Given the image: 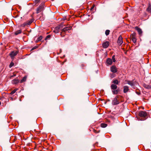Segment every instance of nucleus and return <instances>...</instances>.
<instances>
[{"label": "nucleus", "instance_id": "ddd939ff", "mask_svg": "<svg viewBox=\"0 0 151 151\" xmlns=\"http://www.w3.org/2000/svg\"><path fill=\"white\" fill-rule=\"evenodd\" d=\"M129 90V87L127 86H124V87L123 92L124 93H126Z\"/></svg>", "mask_w": 151, "mask_h": 151}, {"label": "nucleus", "instance_id": "5701e85b", "mask_svg": "<svg viewBox=\"0 0 151 151\" xmlns=\"http://www.w3.org/2000/svg\"><path fill=\"white\" fill-rule=\"evenodd\" d=\"M26 76H24L23 78L20 81V83H22V82L26 81Z\"/></svg>", "mask_w": 151, "mask_h": 151}, {"label": "nucleus", "instance_id": "7c9ffc66", "mask_svg": "<svg viewBox=\"0 0 151 151\" xmlns=\"http://www.w3.org/2000/svg\"><path fill=\"white\" fill-rule=\"evenodd\" d=\"M135 33L133 32L131 35V37H135Z\"/></svg>", "mask_w": 151, "mask_h": 151}, {"label": "nucleus", "instance_id": "6ab92c4d", "mask_svg": "<svg viewBox=\"0 0 151 151\" xmlns=\"http://www.w3.org/2000/svg\"><path fill=\"white\" fill-rule=\"evenodd\" d=\"M112 83L114 84H118L120 83V81L117 80H115L113 81Z\"/></svg>", "mask_w": 151, "mask_h": 151}, {"label": "nucleus", "instance_id": "4c0bfd02", "mask_svg": "<svg viewBox=\"0 0 151 151\" xmlns=\"http://www.w3.org/2000/svg\"><path fill=\"white\" fill-rule=\"evenodd\" d=\"M95 6L94 5H93L92 6V7L91 8V10L93 9V8H94V7Z\"/></svg>", "mask_w": 151, "mask_h": 151}, {"label": "nucleus", "instance_id": "72a5a7b5", "mask_svg": "<svg viewBox=\"0 0 151 151\" xmlns=\"http://www.w3.org/2000/svg\"><path fill=\"white\" fill-rule=\"evenodd\" d=\"M37 46H35V47H33V48H32V50H33L35 49H36L37 48Z\"/></svg>", "mask_w": 151, "mask_h": 151}, {"label": "nucleus", "instance_id": "f3484780", "mask_svg": "<svg viewBox=\"0 0 151 151\" xmlns=\"http://www.w3.org/2000/svg\"><path fill=\"white\" fill-rule=\"evenodd\" d=\"M119 91V89H118L116 90H114L112 91L113 93L114 94H117L118 93Z\"/></svg>", "mask_w": 151, "mask_h": 151}, {"label": "nucleus", "instance_id": "6e6552de", "mask_svg": "<svg viewBox=\"0 0 151 151\" xmlns=\"http://www.w3.org/2000/svg\"><path fill=\"white\" fill-rule=\"evenodd\" d=\"M111 70L113 73H116L117 72L116 67L114 65H113L111 67Z\"/></svg>", "mask_w": 151, "mask_h": 151}, {"label": "nucleus", "instance_id": "aec40b11", "mask_svg": "<svg viewBox=\"0 0 151 151\" xmlns=\"http://www.w3.org/2000/svg\"><path fill=\"white\" fill-rule=\"evenodd\" d=\"M144 86L145 88L148 89H151V85H145Z\"/></svg>", "mask_w": 151, "mask_h": 151}, {"label": "nucleus", "instance_id": "0eeeda50", "mask_svg": "<svg viewBox=\"0 0 151 151\" xmlns=\"http://www.w3.org/2000/svg\"><path fill=\"white\" fill-rule=\"evenodd\" d=\"M117 42L119 45H121L123 43L122 38L121 36L119 37Z\"/></svg>", "mask_w": 151, "mask_h": 151}, {"label": "nucleus", "instance_id": "1a4fd4ad", "mask_svg": "<svg viewBox=\"0 0 151 151\" xmlns=\"http://www.w3.org/2000/svg\"><path fill=\"white\" fill-rule=\"evenodd\" d=\"M72 27H67L61 29V31L62 32H65L71 29Z\"/></svg>", "mask_w": 151, "mask_h": 151}, {"label": "nucleus", "instance_id": "58836bf2", "mask_svg": "<svg viewBox=\"0 0 151 151\" xmlns=\"http://www.w3.org/2000/svg\"><path fill=\"white\" fill-rule=\"evenodd\" d=\"M136 93L138 95H139L140 94V93H139V92H137Z\"/></svg>", "mask_w": 151, "mask_h": 151}, {"label": "nucleus", "instance_id": "c9c22d12", "mask_svg": "<svg viewBox=\"0 0 151 151\" xmlns=\"http://www.w3.org/2000/svg\"><path fill=\"white\" fill-rule=\"evenodd\" d=\"M119 98V96H116V97L115 98H116V99H118Z\"/></svg>", "mask_w": 151, "mask_h": 151}, {"label": "nucleus", "instance_id": "f8f14e48", "mask_svg": "<svg viewBox=\"0 0 151 151\" xmlns=\"http://www.w3.org/2000/svg\"><path fill=\"white\" fill-rule=\"evenodd\" d=\"M33 22V21L32 20L29 21L27 22L24 24H23V26H24L26 25H29Z\"/></svg>", "mask_w": 151, "mask_h": 151}, {"label": "nucleus", "instance_id": "2eb2a0df", "mask_svg": "<svg viewBox=\"0 0 151 151\" xmlns=\"http://www.w3.org/2000/svg\"><path fill=\"white\" fill-rule=\"evenodd\" d=\"M59 27L57 26V27L55 28L54 30L53 31V32L56 33H58V32H59Z\"/></svg>", "mask_w": 151, "mask_h": 151}, {"label": "nucleus", "instance_id": "b1692460", "mask_svg": "<svg viewBox=\"0 0 151 151\" xmlns=\"http://www.w3.org/2000/svg\"><path fill=\"white\" fill-rule=\"evenodd\" d=\"M131 39L134 43H135L136 41V39L135 37H131Z\"/></svg>", "mask_w": 151, "mask_h": 151}, {"label": "nucleus", "instance_id": "9b49d317", "mask_svg": "<svg viewBox=\"0 0 151 151\" xmlns=\"http://www.w3.org/2000/svg\"><path fill=\"white\" fill-rule=\"evenodd\" d=\"M18 53V52L17 51H12L10 53V56H14L15 57V56H16Z\"/></svg>", "mask_w": 151, "mask_h": 151}, {"label": "nucleus", "instance_id": "473e14b6", "mask_svg": "<svg viewBox=\"0 0 151 151\" xmlns=\"http://www.w3.org/2000/svg\"><path fill=\"white\" fill-rule=\"evenodd\" d=\"M40 0H35L34 2L35 4H37Z\"/></svg>", "mask_w": 151, "mask_h": 151}, {"label": "nucleus", "instance_id": "2f4dec72", "mask_svg": "<svg viewBox=\"0 0 151 151\" xmlns=\"http://www.w3.org/2000/svg\"><path fill=\"white\" fill-rule=\"evenodd\" d=\"M51 37V36L50 35H47L45 38V40L49 39Z\"/></svg>", "mask_w": 151, "mask_h": 151}, {"label": "nucleus", "instance_id": "dca6fc26", "mask_svg": "<svg viewBox=\"0 0 151 151\" xmlns=\"http://www.w3.org/2000/svg\"><path fill=\"white\" fill-rule=\"evenodd\" d=\"M19 82V81L16 79H14L12 81V83L13 84H17Z\"/></svg>", "mask_w": 151, "mask_h": 151}, {"label": "nucleus", "instance_id": "ea45409f", "mask_svg": "<svg viewBox=\"0 0 151 151\" xmlns=\"http://www.w3.org/2000/svg\"><path fill=\"white\" fill-rule=\"evenodd\" d=\"M1 102L0 101V105H1Z\"/></svg>", "mask_w": 151, "mask_h": 151}, {"label": "nucleus", "instance_id": "cd10ccee", "mask_svg": "<svg viewBox=\"0 0 151 151\" xmlns=\"http://www.w3.org/2000/svg\"><path fill=\"white\" fill-rule=\"evenodd\" d=\"M112 59L113 60V62H115L116 61V60L115 59V55H114L112 56Z\"/></svg>", "mask_w": 151, "mask_h": 151}, {"label": "nucleus", "instance_id": "c85d7f7f", "mask_svg": "<svg viewBox=\"0 0 151 151\" xmlns=\"http://www.w3.org/2000/svg\"><path fill=\"white\" fill-rule=\"evenodd\" d=\"M17 91V90L16 89H14V90H13L11 93V94H13L15 93L16 91Z\"/></svg>", "mask_w": 151, "mask_h": 151}, {"label": "nucleus", "instance_id": "f03ea898", "mask_svg": "<svg viewBox=\"0 0 151 151\" xmlns=\"http://www.w3.org/2000/svg\"><path fill=\"white\" fill-rule=\"evenodd\" d=\"M125 82H126V83H127L130 85L133 88H135V85L133 81H130L126 80Z\"/></svg>", "mask_w": 151, "mask_h": 151}, {"label": "nucleus", "instance_id": "423d86ee", "mask_svg": "<svg viewBox=\"0 0 151 151\" xmlns=\"http://www.w3.org/2000/svg\"><path fill=\"white\" fill-rule=\"evenodd\" d=\"M135 29L137 31L139 34L141 36L142 35V31L141 29L138 27H135Z\"/></svg>", "mask_w": 151, "mask_h": 151}, {"label": "nucleus", "instance_id": "393cba45", "mask_svg": "<svg viewBox=\"0 0 151 151\" xmlns=\"http://www.w3.org/2000/svg\"><path fill=\"white\" fill-rule=\"evenodd\" d=\"M42 39V36H40L38 37L37 40H36V42H37L40 41Z\"/></svg>", "mask_w": 151, "mask_h": 151}, {"label": "nucleus", "instance_id": "9d476101", "mask_svg": "<svg viewBox=\"0 0 151 151\" xmlns=\"http://www.w3.org/2000/svg\"><path fill=\"white\" fill-rule=\"evenodd\" d=\"M112 63V60L110 58H108L106 61V63L107 65H111Z\"/></svg>", "mask_w": 151, "mask_h": 151}, {"label": "nucleus", "instance_id": "a878e982", "mask_svg": "<svg viewBox=\"0 0 151 151\" xmlns=\"http://www.w3.org/2000/svg\"><path fill=\"white\" fill-rule=\"evenodd\" d=\"M110 31L109 30H106L105 31V34L106 36L108 35Z\"/></svg>", "mask_w": 151, "mask_h": 151}, {"label": "nucleus", "instance_id": "c756f323", "mask_svg": "<svg viewBox=\"0 0 151 151\" xmlns=\"http://www.w3.org/2000/svg\"><path fill=\"white\" fill-rule=\"evenodd\" d=\"M58 27H59V29H61L63 27V24H61L59 26H58Z\"/></svg>", "mask_w": 151, "mask_h": 151}, {"label": "nucleus", "instance_id": "4be33fe9", "mask_svg": "<svg viewBox=\"0 0 151 151\" xmlns=\"http://www.w3.org/2000/svg\"><path fill=\"white\" fill-rule=\"evenodd\" d=\"M22 32V30L21 29H19L16 31L15 32V34L16 35H18V34Z\"/></svg>", "mask_w": 151, "mask_h": 151}, {"label": "nucleus", "instance_id": "4468645a", "mask_svg": "<svg viewBox=\"0 0 151 151\" xmlns=\"http://www.w3.org/2000/svg\"><path fill=\"white\" fill-rule=\"evenodd\" d=\"M111 88L113 90H116L117 88V86L114 84H112L111 86Z\"/></svg>", "mask_w": 151, "mask_h": 151}, {"label": "nucleus", "instance_id": "39448f33", "mask_svg": "<svg viewBox=\"0 0 151 151\" xmlns=\"http://www.w3.org/2000/svg\"><path fill=\"white\" fill-rule=\"evenodd\" d=\"M139 115L141 117H145L147 116V113L144 111H140L139 113Z\"/></svg>", "mask_w": 151, "mask_h": 151}, {"label": "nucleus", "instance_id": "a211bd4d", "mask_svg": "<svg viewBox=\"0 0 151 151\" xmlns=\"http://www.w3.org/2000/svg\"><path fill=\"white\" fill-rule=\"evenodd\" d=\"M147 10L149 12H151V4H149V6L147 9Z\"/></svg>", "mask_w": 151, "mask_h": 151}, {"label": "nucleus", "instance_id": "bb28decb", "mask_svg": "<svg viewBox=\"0 0 151 151\" xmlns=\"http://www.w3.org/2000/svg\"><path fill=\"white\" fill-rule=\"evenodd\" d=\"M14 65V63L13 62H12L10 63L9 65V68H11L12 66H13Z\"/></svg>", "mask_w": 151, "mask_h": 151}, {"label": "nucleus", "instance_id": "7ed1b4c3", "mask_svg": "<svg viewBox=\"0 0 151 151\" xmlns=\"http://www.w3.org/2000/svg\"><path fill=\"white\" fill-rule=\"evenodd\" d=\"M119 103V101L116 98H114L112 102V104L114 105H116Z\"/></svg>", "mask_w": 151, "mask_h": 151}, {"label": "nucleus", "instance_id": "f704fd0d", "mask_svg": "<svg viewBox=\"0 0 151 151\" xmlns=\"http://www.w3.org/2000/svg\"><path fill=\"white\" fill-rule=\"evenodd\" d=\"M11 57V58L12 60H14V56H10Z\"/></svg>", "mask_w": 151, "mask_h": 151}, {"label": "nucleus", "instance_id": "e433bc0d", "mask_svg": "<svg viewBox=\"0 0 151 151\" xmlns=\"http://www.w3.org/2000/svg\"><path fill=\"white\" fill-rule=\"evenodd\" d=\"M111 77H112V78H113V77H114V74H113H113L111 75Z\"/></svg>", "mask_w": 151, "mask_h": 151}, {"label": "nucleus", "instance_id": "20e7f679", "mask_svg": "<svg viewBox=\"0 0 151 151\" xmlns=\"http://www.w3.org/2000/svg\"><path fill=\"white\" fill-rule=\"evenodd\" d=\"M109 41H106L104 42L102 44V46L104 48H107L109 45Z\"/></svg>", "mask_w": 151, "mask_h": 151}, {"label": "nucleus", "instance_id": "412c9836", "mask_svg": "<svg viewBox=\"0 0 151 151\" xmlns=\"http://www.w3.org/2000/svg\"><path fill=\"white\" fill-rule=\"evenodd\" d=\"M107 124L105 123H102L101 124V126L102 128H105L107 127Z\"/></svg>", "mask_w": 151, "mask_h": 151}, {"label": "nucleus", "instance_id": "f257e3e1", "mask_svg": "<svg viewBox=\"0 0 151 151\" xmlns=\"http://www.w3.org/2000/svg\"><path fill=\"white\" fill-rule=\"evenodd\" d=\"M44 3H42L37 8V9L36 13L38 14L41 12L43 11L44 9Z\"/></svg>", "mask_w": 151, "mask_h": 151}]
</instances>
